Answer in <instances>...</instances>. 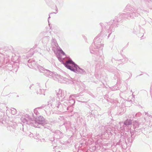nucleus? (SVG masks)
I'll use <instances>...</instances> for the list:
<instances>
[{"label":"nucleus","instance_id":"1","mask_svg":"<svg viewBox=\"0 0 152 152\" xmlns=\"http://www.w3.org/2000/svg\"><path fill=\"white\" fill-rule=\"evenodd\" d=\"M65 65L68 69L75 72L77 69V65L72 60H69L66 62Z\"/></svg>","mask_w":152,"mask_h":152},{"label":"nucleus","instance_id":"2","mask_svg":"<svg viewBox=\"0 0 152 152\" xmlns=\"http://www.w3.org/2000/svg\"><path fill=\"white\" fill-rule=\"evenodd\" d=\"M59 54L60 55H62L64 56H65V54L62 50H61L60 51Z\"/></svg>","mask_w":152,"mask_h":152}]
</instances>
